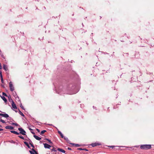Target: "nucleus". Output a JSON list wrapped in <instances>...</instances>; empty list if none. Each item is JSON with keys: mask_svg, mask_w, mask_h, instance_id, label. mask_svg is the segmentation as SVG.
I'll return each mask as SVG.
<instances>
[{"mask_svg": "<svg viewBox=\"0 0 154 154\" xmlns=\"http://www.w3.org/2000/svg\"><path fill=\"white\" fill-rule=\"evenodd\" d=\"M140 148L142 149L147 150L151 148L150 145H141Z\"/></svg>", "mask_w": 154, "mask_h": 154, "instance_id": "1", "label": "nucleus"}, {"mask_svg": "<svg viewBox=\"0 0 154 154\" xmlns=\"http://www.w3.org/2000/svg\"><path fill=\"white\" fill-rule=\"evenodd\" d=\"M9 87L10 90L11 91H13L14 90V88L12 84V82H10L9 83Z\"/></svg>", "mask_w": 154, "mask_h": 154, "instance_id": "2", "label": "nucleus"}, {"mask_svg": "<svg viewBox=\"0 0 154 154\" xmlns=\"http://www.w3.org/2000/svg\"><path fill=\"white\" fill-rule=\"evenodd\" d=\"M18 129L19 131H20V133L22 134L23 135H25V133H26V132L22 128H18Z\"/></svg>", "mask_w": 154, "mask_h": 154, "instance_id": "3", "label": "nucleus"}, {"mask_svg": "<svg viewBox=\"0 0 154 154\" xmlns=\"http://www.w3.org/2000/svg\"><path fill=\"white\" fill-rule=\"evenodd\" d=\"M29 152L31 154H38L37 152L35 150L34 148L32 149V151L29 150Z\"/></svg>", "mask_w": 154, "mask_h": 154, "instance_id": "4", "label": "nucleus"}, {"mask_svg": "<svg viewBox=\"0 0 154 154\" xmlns=\"http://www.w3.org/2000/svg\"><path fill=\"white\" fill-rule=\"evenodd\" d=\"M101 144L100 143H92L91 144V145L92 146V147H95V146L100 145Z\"/></svg>", "mask_w": 154, "mask_h": 154, "instance_id": "5", "label": "nucleus"}, {"mask_svg": "<svg viewBox=\"0 0 154 154\" xmlns=\"http://www.w3.org/2000/svg\"><path fill=\"white\" fill-rule=\"evenodd\" d=\"M12 106L13 108L14 109H17V107L15 104L14 102L12 100Z\"/></svg>", "mask_w": 154, "mask_h": 154, "instance_id": "6", "label": "nucleus"}, {"mask_svg": "<svg viewBox=\"0 0 154 154\" xmlns=\"http://www.w3.org/2000/svg\"><path fill=\"white\" fill-rule=\"evenodd\" d=\"M0 115L6 118L9 117V115L7 114L0 113Z\"/></svg>", "mask_w": 154, "mask_h": 154, "instance_id": "7", "label": "nucleus"}, {"mask_svg": "<svg viewBox=\"0 0 154 154\" xmlns=\"http://www.w3.org/2000/svg\"><path fill=\"white\" fill-rule=\"evenodd\" d=\"M44 147L45 148H47L49 149L51 146L50 145H49L46 143H44Z\"/></svg>", "mask_w": 154, "mask_h": 154, "instance_id": "8", "label": "nucleus"}, {"mask_svg": "<svg viewBox=\"0 0 154 154\" xmlns=\"http://www.w3.org/2000/svg\"><path fill=\"white\" fill-rule=\"evenodd\" d=\"M5 128L6 129L12 130L14 129V127L11 126H6L5 127Z\"/></svg>", "mask_w": 154, "mask_h": 154, "instance_id": "9", "label": "nucleus"}, {"mask_svg": "<svg viewBox=\"0 0 154 154\" xmlns=\"http://www.w3.org/2000/svg\"><path fill=\"white\" fill-rule=\"evenodd\" d=\"M57 150L58 151H60L62 152H63V153L65 152V151L64 150H63L62 149L58 148Z\"/></svg>", "mask_w": 154, "mask_h": 154, "instance_id": "10", "label": "nucleus"}, {"mask_svg": "<svg viewBox=\"0 0 154 154\" xmlns=\"http://www.w3.org/2000/svg\"><path fill=\"white\" fill-rule=\"evenodd\" d=\"M11 132L12 133H14L17 135L19 134V133L17 132L14 131H11Z\"/></svg>", "mask_w": 154, "mask_h": 154, "instance_id": "11", "label": "nucleus"}, {"mask_svg": "<svg viewBox=\"0 0 154 154\" xmlns=\"http://www.w3.org/2000/svg\"><path fill=\"white\" fill-rule=\"evenodd\" d=\"M3 68L6 71H7V70H8L7 66L5 65H4Z\"/></svg>", "mask_w": 154, "mask_h": 154, "instance_id": "12", "label": "nucleus"}, {"mask_svg": "<svg viewBox=\"0 0 154 154\" xmlns=\"http://www.w3.org/2000/svg\"><path fill=\"white\" fill-rule=\"evenodd\" d=\"M2 98V100L5 101V103L6 102H7V100L6 99V98L5 97L3 96V97H1Z\"/></svg>", "mask_w": 154, "mask_h": 154, "instance_id": "13", "label": "nucleus"}, {"mask_svg": "<svg viewBox=\"0 0 154 154\" xmlns=\"http://www.w3.org/2000/svg\"><path fill=\"white\" fill-rule=\"evenodd\" d=\"M71 144L73 146L76 147H78L80 146V145L79 144H75V143H71Z\"/></svg>", "mask_w": 154, "mask_h": 154, "instance_id": "14", "label": "nucleus"}, {"mask_svg": "<svg viewBox=\"0 0 154 154\" xmlns=\"http://www.w3.org/2000/svg\"><path fill=\"white\" fill-rule=\"evenodd\" d=\"M58 133L60 134V136H61V137L62 138H63L64 137V136L62 134V133L60 131H58Z\"/></svg>", "mask_w": 154, "mask_h": 154, "instance_id": "15", "label": "nucleus"}, {"mask_svg": "<svg viewBox=\"0 0 154 154\" xmlns=\"http://www.w3.org/2000/svg\"><path fill=\"white\" fill-rule=\"evenodd\" d=\"M46 132V130H44L41 132L40 133V134L42 135L43 134Z\"/></svg>", "mask_w": 154, "mask_h": 154, "instance_id": "16", "label": "nucleus"}, {"mask_svg": "<svg viewBox=\"0 0 154 154\" xmlns=\"http://www.w3.org/2000/svg\"><path fill=\"white\" fill-rule=\"evenodd\" d=\"M24 143L29 148H30V147L29 145L27 142H24Z\"/></svg>", "mask_w": 154, "mask_h": 154, "instance_id": "17", "label": "nucleus"}, {"mask_svg": "<svg viewBox=\"0 0 154 154\" xmlns=\"http://www.w3.org/2000/svg\"><path fill=\"white\" fill-rule=\"evenodd\" d=\"M19 113L20 115L22 116L23 117H24L25 116L23 114V113L22 112H21L20 110H19Z\"/></svg>", "mask_w": 154, "mask_h": 154, "instance_id": "18", "label": "nucleus"}, {"mask_svg": "<svg viewBox=\"0 0 154 154\" xmlns=\"http://www.w3.org/2000/svg\"><path fill=\"white\" fill-rule=\"evenodd\" d=\"M29 144L31 145V146L33 148H34V146L33 144L32 143L31 141L30 142H29Z\"/></svg>", "mask_w": 154, "mask_h": 154, "instance_id": "19", "label": "nucleus"}, {"mask_svg": "<svg viewBox=\"0 0 154 154\" xmlns=\"http://www.w3.org/2000/svg\"><path fill=\"white\" fill-rule=\"evenodd\" d=\"M0 118V122H2L3 123H5V121H4V120L1 119V118Z\"/></svg>", "mask_w": 154, "mask_h": 154, "instance_id": "20", "label": "nucleus"}, {"mask_svg": "<svg viewBox=\"0 0 154 154\" xmlns=\"http://www.w3.org/2000/svg\"><path fill=\"white\" fill-rule=\"evenodd\" d=\"M34 137L36 140H38V136L36 135H34Z\"/></svg>", "mask_w": 154, "mask_h": 154, "instance_id": "21", "label": "nucleus"}, {"mask_svg": "<svg viewBox=\"0 0 154 154\" xmlns=\"http://www.w3.org/2000/svg\"><path fill=\"white\" fill-rule=\"evenodd\" d=\"M52 151H56V149L54 147H53V149H51Z\"/></svg>", "mask_w": 154, "mask_h": 154, "instance_id": "22", "label": "nucleus"}, {"mask_svg": "<svg viewBox=\"0 0 154 154\" xmlns=\"http://www.w3.org/2000/svg\"><path fill=\"white\" fill-rule=\"evenodd\" d=\"M46 140L48 141L50 143H52L51 142V140H49L48 139H46Z\"/></svg>", "mask_w": 154, "mask_h": 154, "instance_id": "23", "label": "nucleus"}, {"mask_svg": "<svg viewBox=\"0 0 154 154\" xmlns=\"http://www.w3.org/2000/svg\"><path fill=\"white\" fill-rule=\"evenodd\" d=\"M12 125H14L15 126H17L18 125L17 124V123H12Z\"/></svg>", "mask_w": 154, "mask_h": 154, "instance_id": "24", "label": "nucleus"}, {"mask_svg": "<svg viewBox=\"0 0 154 154\" xmlns=\"http://www.w3.org/2000/svg\"><path fill=\"white\" fill-rule=\"evenodd\" d=\"M0 76L1 78H3L2 75V72L0 70Z\"/></svg>", "mask_w": 154, "mask_h": 154, "instance_id": "25", "label": "nucleus"}, {"mask_svg": "<svg viewBox=\"0 0 154 154\" xmlns=\"http://www.w3.org/2000/svg\"><path fill=\"white\" fill-rule=\"evenodd\" d=\"M2 95H4V96H7V94H6L4 92H3L2 93Z\"/></svg>", "mask_w": 154, "mask_h": 154, "instance_id": "26", "label": "nucleus"}, {"mask_svg": "<svg viewBox=\"0 0 154 154\" xmlns=\"http://www.w3.org/2000/svg\"><path fill=\"white\" fill-rule=\"evenodd\" d=\"M20 138L22 139H24V138L22 136H18Z\"/></svg>", "mask_w": 154, "mask_h": 154, "instance_id": "27", "label": "nucleus"}, {"mask_svg": "<svg viewBox=\"0 0 154 154\" xmlns=\"http://www.w3.org/2000/svg\"><path fill=\"white\" fill-rule=\"evenodd\" d=\"M63 138H64V139L66 140H68V138L66 137H64Z\"/></svg>", "mask_w": 154, "mask_h": 154, "instance_id": "28", "label": "nucleus"}, {"mask_svg": "<svg viewBox=\"0 0 154 154\" xmlns=\"http://www.w3.org/2000/svg\"><path fill=\"white\" fill-rule=\"evenodd\" d=\"M1 82H2V83H4V80H3V78H1Z\"/></svg>", "mask_w": 154, "mask_h": 154, "instance_id": "29", "label": "nucleus"}, {"mask_svg": "<svg viewBox=\"0 0 154 154\" xmlns=\"http://www.w3.org/2000/svg\"><path fill=\"white\" fill-rule=\"evenodd\" d=\"M77 149L79 150H83V149H82L81 148H78Z\"/></svg>", "mask_w": 154, "mask_h": 154, "instance_id": "30", "label": "nucleus"}, {"mask_svg": "<svg viewBox=\"0 0 154 154\" xmlns=\"http://www.w3.org/2000/svg\"><path fill=\"white\" fill-rule=\"evenodd\" d=\"M20 106L23 109H24L23 108V107L22 106V105L21 104V105Z\"/></svg>", "mask_w": 154, "mask_h": 154, "instance_id": "31", "label": "nucleus"}, {"mask_svg": "<svg viewBox=\"0 0 154 154\" xmlns=\"http://www.w3.org/2000/svg\"><path fill=\"white\" fill-rule=\"evenodd\" d=\"M83 150H85V151H88V150L87 149H85V148L83 149Z\"/></svg>", "mask_w": 154, "mask_h": 154, "instance_id": "32", "label": "nucleus"}, {"mask_svg": "<svg viewBox=\"0 0 154 154\" xmlns=\"http://www.w3.org/2000/svg\"><path fill=\"white\" fill-rule=\"evenodd\" d=\"M109 147H111L112 148H113L115 147V146H109Z\"/></svg>", "mask_w": 154, "mask_h": 154, "instance_id": "33", "label": "nucleus"}, {"mask_svg": "<svg viewBox=\"0 0 154 154\" xmlns=\"http://www.w3.org/2000/svg\"><path fill=\"white\" fill-rule=\"evenodd\" d=\"M68 150H71V149L70 148V147H68Z\"/></svg>", "mask_w": 154, "mask_h": 154, "instance_id": "34", "label": "nucleus"}, {"mask_svg": "<svg viewBox=\"0 0 154 154\" xmlns=\"http://www.w3.org/2000/svg\"><path fill=\"white\" fill-rule=\"evenodd\" d=\"M2 68V67L1 65V64H0V69H1Z\"/></svg>", "mask_w": 154, "mask_h": 154, "instance_id": "35", "label": "nucleus"}, {"mask_svg": "<svg viewBox=\"0 0 154 154\" xmlns=\"http://www.w3.org/2000/svg\"><path fill=\"white\" fill-rule=\"evenodd\" d=\"M3 130V129L2 128H0V131H2Z\"/></svg>", "mask_w": 154, "mask_h": 154, "instance_id": "36", "label": "nucleus"}, {"mask_svg": "<svg viewBox=\"0 0 154 154\" xmlns=\"http://www.w3.org/2000/svg\"><path fill=\"white\" fill-rule=\"evenodd\" d=\"M36 130L38 132V129H36Z\"/></svg>", "mask_w": 154, "mask_h": 154, "instance_id": "37", "label": "nucleus"}, {"mask_svg": "<svg viewBox=\"0 0 154 154\" xmlns=\"http://www.w3.org/2000/svg\"><path fill=\"white\" fill-rule=\"evenodd\" d=\"M41 139V138L40 137H39V140Z\"/></svg>", "mask_w": 154, "mask_h": 154, "instance_id": "38", "label": "nucleus"}, {"mask_svg": "<svg viewBox=\"0 0 154 154\" xmlns=\"http://www.w3.org/2000/svg\"><path fill=\"white\" fill-rule=\"evenodd\" d=\"M0 127H2L1 125H0Z\"/></svg>", "mask_w": 154, "mask_h": 154, "instance_id": "39", "label": "nucleus"}]
</instances>
